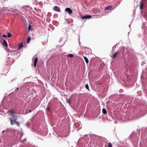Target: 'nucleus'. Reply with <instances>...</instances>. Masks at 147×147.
Instances as JSON below:
<instances>
[{"instance_id":"nucleus-1","label":"nucleus","mask_w":147,"mask_h":147,"mask_svg":"<svg viewBox=\"0 0 147 147\" xmlns=\"http://www.w3.org/2000/svg\"><path fill=\"white\" fill-rule=\"evenodd\" d=\"M2 44L5 47V49L6 51L8 52H10L12 54L16 53V51H9L8 49L7 48L8 47V45L7 42L5 40H3V42L2 43Z\"/></svg>"},{"instance_id":"nucleus-2","label":"nucleus","mask_w":147,"mask_h":147,"mask_svg":"<svg viewBox=\"0 0 147 147\" xmlns=\"http://www.w3.org/2000/svg\"><path fill=\"white\" fill-rule=\"evenodd\" d=\"M65 11L66 12H67L70 15L72 13V11L69 8H67L65 9Z\"/></svg>"},{"instance_id":"nucleus-3","label":"nucleus","mask_w":147,"mask_h":147,"mask_svg":"<svg viewBox=\"0 0 147 147\" xmlns=\"http://www.w3.org/2000/svg\"><path fill=\"white\" fill-rule=\"evenodd\" d=\"M8 113L9 115L12 116L14 118L16 119L17 118V116L14 115L13 112L12 111H9V112Z\"/></svg>"},{"instance_id":"nucleus-4","label":"nucleus","mask_w":147,"mask_h":147,"mask_svg":"<svg viewBox=\"0 0 147 147\" xmlns=\"http://www.w3.org/2000/svg\"><path fill=\"white\" fill-rule=\"evenodd\" d=\"M53 9L54 10L58 12H60V9L57 6H55L53 7Z\"/></svg>"},{"instance_id":"nucleus-5","label":"nucleus","mask_w":147,"mask_h":147,"mask_svg":"<svg viewBox=\"0 0 147 147\" xmlns=\"http://www.w3.org/2000/svg\"><path fill=\"white\" fill-rule=\"evenodd\" d=\"M91 17L90 16L88 15L82 16L81 18L82 19H86L90 18Z\"/></svg>"},{"instance_id":"nucleus-6","label":"nucleus","mask_w":147,"mask_h":147,"mask_svg":"<svg viewBox=\"0 0 147 147\" xmlns=\"http://www.w3.org/2000/svg\"><path fill=\"white\" fill-rule=\"evenodd\" d=\"M112 7L109 6L107 7L105 9L104 12H106L107 10H109L111 11V10L112 9Z\"/></svg>"},{"instance_id":"nucleus-7","label":"nucleus","mask_w":147,"mask_h":147,"mask_svg":"<svg viewBox=\"0 0 147 147\" xmlns=\"http://www.w3.org/2000/svg\"><path fill=\"white\" fill-rule=\"evenodd\" d=\"M38 61V58L37 57H36L35 58L34 61V66L35 67L36 66L37 63Z\"/></svg>"},{"instance_id":"nucleus-8","label":"nucleus","mask_w":147,"mask_h":147,"mask_svg":"<svg viewBox=\"0 0 147 147\" xmlns=\"http://www.w3.org/2000/svg\"><path fill=\"white\" fill-rule=\"evenodd\" d=\"M117 52H116L115 53H113L111 56L112 58H114L117 56Z\"/></svg>"},{"instance_id":"nucleus-9","label":"nucleus","mask_w":147,"mask_h":147,"mask_svg":"<svg viewBox=\"0 0 147 147\" xmlns=\"http://www.w3.org/2000/svg\"><path fill=\"white\" fill-rule=\"evenodd\" d=\"M9 119L11 121V124L12 125L13 124H14L15 123H16V121L15 120H12L11 118H9Z\"/></svg>"},{"instance_id":"nucleus-10","label":"nucleus","mask_w":147,"mask_h":147,"mask_svg":"<svg viewBox=\"0 0 147 147\" xmlns=\"http://www.w3.org/2000/svg\"><path fill=\"white\" fill-rule=\"evenodd\" d=\"M84 58L86 63H88V58L85 56L84 57Z\"/></svg>"},{"instance_id":"nucleus-11","label":"nucleus","mask_w":147,"mask_h":147,"mask_svg":"<svg viewBox=\"0 0 147 147\" xmlns=\"http://www.w3.org/2000/svg\"><path fill=\"white\" fill-rule=\"evenodd\" d=\"M102 112L104 114H106L107 113V111L105 108H103L102 109Z\"/></svg>"},{"instance_id":"nucleus-12","label":"nucleus","mask_w":147,"mask_h":147,"mask_svg":"<svg viewBox=\"0 0 147 147\" xmlns=\"http://www.w3.org/2000/svg\"><path fill=\"white\" fill-rule=\"evenodd\" d=\"M23 45L22 43H20L19 45V49H20L23 46Z\"/></svg>"},{"instance_id":"nucleus-13","label":"nucleus","mask_w":147,"mask_h":147,"mask_svg":"<svg viewBox=\"0 0 147 147\" xmlns=\"http://www.w3.org/2000/svg\"><path fill=\"white\" fill-rule=\"evenodd\" d=\"M68 57L72 58L74 57V55L72 54H70L68 55Z\"/></svg>"},{"instance_id":"nucleus-14","label":"nucleus","mask_w":147,"mask_h":147,"mask_svg":"<svg viewBox=\"0 0 147 147\" xmlns=\"http://www.w3.org/2000/svg\"><path fill=\"white\" fill-rule=\"evenodd\" d=\"M85 87L87 90H89V86L88 84H86Z\"/></svg>"},{"instance_id":"nucleus-15","label":"nucleus","mask_w":147,"mask_h":147,"mask_svg":"<svg viewBox=\"0 0 147 147\" xmlns=\"http://www.w3.org/2000/svg\"><path fill=\"white\" fill-rule=\"evenodd\" d=\"M11 34L9 33H8L7 34V37L8 38L10 37L11 36Z\"/></svg>"},{"instance_id":"nucleus-16","label":"nucleus","mask_w":147,"mask_h":147,"mask_svg":"<svg viewBox=\"0 0 147 147\" xmlns=\"http://www.w3.org/2000/svg\"><path fill=\"white\" fill-rule=\"evenodd\" d=\"M30 40V37L29 36V37H28V39H27V43H29Z\"/></svg>"},{"instance_id":"nucleus-17","label":"nucleus","mask_w":147,"mask_h":147,"mask_svg":"<svg viewBox=\"0 0 147 147\" xmlns=\"http://www.w3.org/2000/svg\"><path fill=\"white\" fill-rule=\"evenodd\" d=\"M32 28V26L30 25V24H29L28 27V30H31Z\"/></svg>"},{"instance_id":"nucleus-18","label":"nucleus","mask_w":147,"mask_h":147,"mask_svg":"<svg viewBox=\"0 0 147 147\" xmlns=\"http://www.w3.org/2000/svg\"><path fill=\"white\" fill-rule=\"evenodd\" d=\"M143 5L142 2L141 3V4L140 5V9H141L143 7Z\"/></svg>"},{"instance_id":"nucleus-19","label":"nucleus","mask_w":147,"mask_h":147,"mask_svg":"<svg viewBox=\"0 0 147 147\" xmlns=\"http://www.w3.org/2000/svg\"><path fill=\"white\" fill-rule=\"evenodd\" d=\"M111 11H109V10H107V11L106 12H105V13L107 14V13H109V12H110Z\"/></svg>"},{"instance_id":"nucleus-20","label":"nucleus","mask_w":147,"mask_h":147,"mask_svg":"<svg viewBox=\"0 0 147 147\" xmlns=\"http://www.w3.org/2000/svg\"><path fill=\"white\" fill-rule=\"evenodd\" d=\"M109 147H112V145L111 143H109Z\"/></svg>"},{"instance_id":"nucleus-21","label":"nucleus","mask_w":147,"mask_h":147,"mask_svg":"<svg viewBox=\"0 0 147 147\" xmlns=\"http://www.w3.org/2000/svg\"><path fill=\"white\" fill-rule=\"evenodd\" d=\"M16 123L18 126L19 125V123L18 122L16 121Z\"/></svg>"},{"instance_id":"nucleus-22","label":"nucleus","mask_w":147,"mask_h":147,"mask_svg":"<svg viewBox=\"0 0 147 147\" xmlns=\"http://www.w3.org/2000/svg\"><path fill=\"white\" fill-rule=\"evenodd\" d=\"M67 101L68 102V103L69 104L70 103V101L69 100H68L67 99Z\"/></svg>"},{"instance_id":"nucleus-23","label":"nucleus","mask_w":147,"mask_h":147,"mask_svg":"<svg viewBox=\"0 0 147 147\" xmlns=\"http://www.w3.org/2000/svg\"><path fill=\"white\" fill-rule=\"evenodd\" d=\"M3 36L4 37H7L6 35L4 34L3 35Z\"/></svg>"},{"instance_id":"nucleus-24","label":"nucleus","mask_w":147,"mask_h":147,"mask_svg":"<svg viewBox=\"0 0 147 147\" xmlns=\"http://www.w3.org/2000/svg\"><path fill=\"white\" fill-rule=\"evenodd\" d=\"M31 110H30L29 111V112L30 113V112H31Z\"/></svg>"},{"instance_id":"nucleus-25","label":"nucleus","mask_w":147,"mask_h":147,"mask_svg":"<svg viewBox=\"0 0 147 147\" xmlns=\"http://www.w3.org/2000/svg\"><path fill=\"white\" fill-rule=\"evenodd\" d=\"M47 109L48 110H49V108H47Z\"/></svg>"},{"instance_id":"nucleus-26","label":"nucleus","mask_w":147,"mask_h":147,"mask_svg":"<svg viewBox=\"0 0 147 147\" xmlns=\"http://www.w3.org/2000/svg\"><path fill=\"white\" fill-rule=\"evenodd\" d=\"M4 131H5V130H3V131H2V133H3Z\"/></svg>"}]
</instances>
